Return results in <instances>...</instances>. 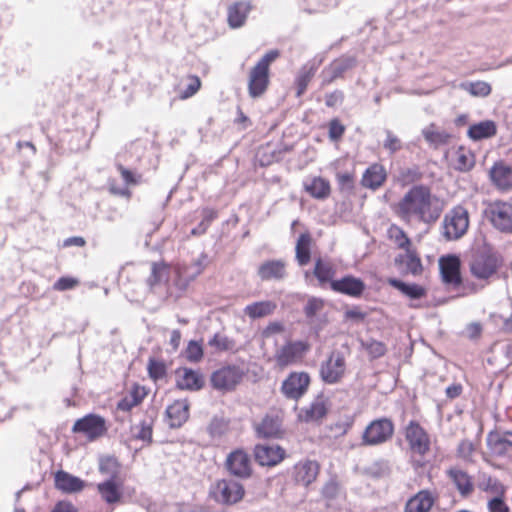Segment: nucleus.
<instances>
[{
  "label": "nucleus",
  "mask_w": 512,
  "mask_h": 512,
  "mask_svg": "<svg viewBox=\"0 0 512 512\" xmlns=\"http://www.w3.org/2000/svg\"><path fill=\"white\" fill-rule=\"evenodd\" d=\"M392 211L407 225L413 222L430 225L440 218L442 207L429 186L416 184L392 205Z\"/></svg>",
  "instance_id": "f257e3e1"
},
{
  "label": "nucleus",
  "mask_w": 512,
  "mask_h": 512,
  "mask_svg": "<svg viewBox=\"0 0 512 512\" xmlns=\"http://www.w3.org/2000/svg\"><path fill=\"white\" fill-rule=\"evenodd\" d=\"M278 49L266 52L248 72L247 89L251 98L263 96L270 85V66L280 57Z\"/></svg>",
  "instance_id": "f03ea898"
},
{
  "label": "nucleus",
  "mask_w": 512,
  "mask_h": 512,
  "mask_svg": "<svg viewBox=\"0 0 512 512\" xmlns=\"http://www.w3.org/2000/svg\"><path fill=\"white\" fill-rule=\"evenodd\" d=\"M310 344L305 340H288L275 350L273 366L278 371H283L291 366L302 364Z\"/></svg>",
  "instance_id": "7ed1b4c3"
},
{
  "label": "nucleus",
  "mask_w": 512,
  "mask_h": 512,
  "mask_svg": "<svg viewBox=\"0 0 512 512\" xmlns=\"http://www.w3.org/2000/svg\"><path fill=\"white\" fill-rule=\"evenodd\" d=\"M404 435L411 457L418 467H423L424 458L431 450L430 435L419 422L414 420L405 427Z\"/></svg>",
  "instance_id": "20e7f679"
},
{
  "label": "nucleus",
  "mask_w": 512,
  "mask_h": 512,
  "mask_svg": "<svg viewBox=\"0 0 512 512\" xmlns=\"http://www.w3.org/2000/svg\"><path fill=\"white\" fill-rule=\"evenodd\" d=\"M246 495L245 486L233 478L216 480L209 489V497L222 506H234Z\"/></svg>",
  "instance_id": "39448f33"
},
{
  "label": "nucleus",
  "mask_w": 512,
  "mask_h": 512,
  "mask_svg": "<svg viewBox=\"0 0 512 512\" xmlns=\"http://www.w3.org/2000/svg\"><path fill=\"white\" fill-rule=\"evenodd\" d=\"M395 431L393 421L387 417L372 420L364 429L361 444L364 446H377L389 441Z\"/></svg>",
  "instance_id": "423d86ee"
},
{
  "label": "nucleus",
  "mask_w": 512,
  "mask_h": 512,
  "mask_svg": "<svg viewBox=\"0 0 512 512\" xmlns=\"http://www.w3.org/2000/svg\"><path fill=\"white\" fill-rule=\"evenodd\" d=\"M501 266L500 257L490 251L477 252L473 255L469 269L473 277L478 280L489 282Z\"/></svg>",
  "instance_id": "0eeeda50"
},
{
  "label": "nucleus",
  "mask_w": 512,
  "mask_h": 512,
  "mask_svg": "<svg viewBox=\"0 0 512 512\" xmlns=\"http://www.w3.org/2000/svg\"><path fill=\"white\" fill-rule=\"evenodd\" d=\"M347 372L346 358L343 352L333 350L321 363L319 376L321 380L329 385L340 383Z\"/></svg>",
  "instance_id": "6e6552de"
},
{
  "label": "nucleus",
  "mask_w": 512,
  "mask_h": 512,
  "mask_svg": "<svg viewBox=\"0 0 512 512\" xmlns=\"http://www.w3.org/2000/svg\"><path fill=\"white\" fill-rule=\"evenodd\" d=\"M207 263V255L201 254L190 263L176 264L173 268L175 274L173 285L181 291L186 290L190 283L204 272Z\"/></svg>",
  "instance_id": "1a4fd4ad"
},
{
  "label": "nucleus",
  "mask_w": 512,
  "mask_h": 512,
  "mask_svg": "<svg viewBox=\"0 0 512 512\" xmlns=\"http://www.w3.org/2000/svg\"><path fill=\"white\" fill-rule=\"evenodd\" d=\"M469 227V213L463 206H456L444 217L443 235L448 240L461 238Z\"/></svg>",
  "instance_id": "9d476101"
},
{
  "label": "nucleus",
  "mask_w": 512,
  "mask_h": 512,
  "mask_svg": "<svg viewBox=\"0 0 512 512\" xmlns=\"http://www.w3.org/2000/svg\"><path fill=\"white\" fill-rule=\"evenodd\" d=\"M106 419L101 415L90 413L77 419L73 426L74 434H81L89 441H95L107 434Z\"/></svg>",
  "instance_id": "9b49d317"
},
{
  "label": "nucleus",
  "mask_w": 512,
  "mask_h": 512,
  "mask_svg": "<svg viewBox=\"0 0 512 512\" xmlns=\"http://www.w3.org/2000/svg\"><path fill=\"white\" fill-rule=\"evenodd\" d=\"M243 371L235 365H227L214 371L210 377L214 389L221 392L233 391L242 381Z\"/></svg>",
  "instance_id": "f8f14e48"
},
{
  "label": "nucleus",
  "mask_w": 512,
  "mask_h": 512,
  "mask_svg": "<svg viewBox=\"0 0 512 512\" xmlns=\"http://www.w3.org/2000/svg\"><path fill=\"white\" fill-rule=\"evenodd\" d=\"M225 468L232 476L239 479H248L253 473L250 455L242 448H237L227 455Z\"/></svg>",
  "instance_id": "ddd939ff"
},
{
  "label": "nucleus",
  "mask_w": 512,
  "mask_h": 512,
  "mask_svg": "<svg viewBox=\"0 0 512 512\" xmlns=\"http://www.w3.org/2000/svg\"><path fill=\"white\" fill-rule=\"evenodd\" d=\"M439 271L442 283L450 289L461 286V261L456 255H446L439 259Z\"/></svg>",
  "instance_id": "4468645a"
},
{
  "label": "nucleus",
  "mask_w": 512,
  "mask_h": 512,
  "mask_svg": "<svg viewBox=\"0 0 512 512\" xmlns=\"http://www.w3.org/2000/svg\"><path fill=\"white\" fill-rule=\"evenodd\" d=\"M487 213L496 229L504 233H512V203L496 200L489 204Z\"/></svg>",
  "instance_id": "2eb2a0df"
},
{
  "label": "nucleus",
  "mask_w": 512,
  "mask_h": 512,
  "mask_svg": "<svg viewBox=\"0 0 512 512\" xmlns=\"http://www.w3.org/2000/svg\"><path fill=\"white\" fill-rule=\"evenodd\" d=\"M311 378L307 372H291L281 385L282 394L292 400H299L310 386Z\"/></svg>",
  "instance_id": "dca6fc26"
},
{
  "label": "nucleus",
  "mask_w": 512,
  "mask_h": 512,
  "mask_svg": "<svg viewBox=\"0 0 512 512\" xmlns=\"http://www.w3.org/2000/svg\"><path fill=\"white\" fill-rule=\"evenodd\" d=\"M321 470V465L316 460L304 459L297 462L293 467V480L296 485L309 487L314 483Z\"/></svg>",
  "instance_id": "f3484780"
},
{
  "label": "nucleus",
  "mask_w": 512,
  "mask_h": 512,
  "mask_svg": "<svg viewBox=\"0 0 512 512\" xmlns=\"http://www.w3.org/2000/svg\"><path fill=\"white\" fill-rule=\"evenodd\" d=\"M331 290L351 298H361L366 290V284L361 278L346 274L331 282Z\"/></svg>",
  "instance_id": "a211bd4d"
},
{
  "label": "nucleus",
  "mask_w": 512,
  "mask_h": 512,
  "mask_svg": "<svg viewBox=\"0 0 512 512\" xmlns=\"http://www.w3.org/2000/svg\"><path fill=\"white\" fill-rule=\"evenodd\" d=\"M259 438L279 439L284 436L283 419L279 414H267L254 426Z\"/></svg>",
  "instance_id": "6ab92c4d"
},
{
  "label": "nucleus",
  "mask_w": 512,
  "mask_h": 512,
  "mask_svg": "<svg viewBox=\"0 0 512 512\" xmlns=\"http://www.w3.org/2000/svg\"><path fill=\"white\" fill-rule=\"evenodd\" d=\"M253 454L255 461L260 466L273 467L281 463L285 457V450L279 445H263L258 444L254 447Z\"/></svg>",
  "instance_id": "aec40b11"
},
{
  "label": "nucleus",
  "mask_w": 512,
  "mask_h": 512,
  "mask_svg": "<svg viewBox=\"0 0 512 512\" xmlns=\"http://www.w3.org/2000/svg\"><path fill=\"white\" fill-rule=\"evenodd\" d=\"M355 65L354 58H340L331 62L321 73V86L325 87L339 78H343L344 74Z\"/></svg>",
  "instance_id": "412c9836"
},
{
  "label": "nucleus",
  "mask_w": 512,
  "mask_h": 512,
  "mask_svg": "<svg viewBox=\"0 0 512 512\" xmlns=\"http://www.w3.org/2000/svg\"><path fill=\"white\" fill-rule=\"evenodd\" d=\"M388 173L380 163L370 164L362 174L360 184L363 188L376 191L387 181Z\"/></svg>",
  "instance_id": "4be33fe9"
},
{
  "label": "nucleus",
  "mask_w": 512,
  "mask_h": 512,
  "mask_svg": "<svg viewBox=\"0 0 512 512\" xmlns=\"http://www.w3.org/2000/svg\"><path fill=\"white\" fill-rule=\"evenodd\" d=\"M116 168L127 186L137 185L140 183V174L132 172L121 163L116 164ZM108 190L112 195L124 197L126 199H130L132 196V192L128 187L118 186L115 180L109 182Z\"/></svg>",
  "instance_id": "5701e85b"
},
{
  "label": "nucleus",
  "mask_w": 512,
  "mask_h": 512,
  "mask_svg": "<svg viewBox=\"0 0 512 512\" xmlns=\"http://www.w3.org/2000/svg\"><path fill=\"white\" fill-rule=\"evenodd\" d=\"M257 274L262 281H281L287 276V263L281 259L264 261Z\"/></svg>",
  "instance_id": "b1692460"
},
{
  "label": "nucleus",
  "mask_w": 512,
  "mask_h": 512,
  "mask_svg": "<svg viewBox=\"0 0 512 512\" xmlns=\"http://www.w3.org/2000/svg\"><path fill=\"white\" fill-rule=\"evenodd\" d=\"M203 386L204 378L200 372L187 367L176 370V387L178 389L197 391Z\"/></svg>",
  "instance_id": "393cba45"
},
{
  "label": "nucleus",
  "mask_w": 512,
  "mask_h": 512,
  "mask_svg": "<svg viewBox=\"0 0 512 512\" xmlns=\"http://www.w3.org/2000/svg\"><path fill=\"white\" fill-rule=\"evenodd\" d=\"M147 395L148 390L145 386L133 383L125 395L118 401L117 409L122 412H130L134 407L140 405Z\"/></svg>",
  "instance_id": "a878e982"
},
{
  "label": "nucleus",
  "mask_w": 512,
  "mask_h": 512,
  "mask_svg": "<svg viewBox=\"0 0 512 512\" xmlns=\"http://www.w3.org/2000/svg\"><path fill=\"white\" fill-rule=\"evenodd\" d=\"M490 451L497 456H504L512 450V431H491L487 436Z\"/></svg>",
  "instance_id": "bb28decb"
},
{
  "label": "nucleus",
  "mask_w": 512,
  "mask_h": 512,
  "mask_svg": "<svg viewBox=\"0 0 512 512\" xmlns=\"http://www.w3.org/2000/svg\"><path fill=\"white\" fill-rule=\"evenodd\" d=\"M190 405L186 399L175 400L166 408L168 424L171 428L181 427L189 419Z\"/></svg>",
  "instance_id": "cd10ccee"
},
{
  "label": "nucleus",
  "mask_w": 512,
  "mask_h": 512,
  "mask_svg": "<svg viewBox=\"0 0 512 512\" xmlns=\"http://www.w3.org/2000/svg\"><path fill=\"white\" fill-rule=\"evenodd\" d=\"M446 473L462 497L466 498L473 493L474 481L472 476H470L466 471L458 467H451Z\"/></svg>",
  "instance_id": "c85d7f7f"
},
{
  "label": "nucleus",
  "mask_w": 512,
  "mask_h": 512,
  "mask_svg": "<svg viewBox=\"0 0 512 512\" xmlns=\"http://www.w3.org/2000/svg\"><path fill=\"white\" fill-rule=\"evenodd\" d=\"M492 183L500 190L512 188V168L503 161L495 162L489 172Z\"/></svg>",
  "instance_id": "c756f323"
},
{
  "label": "nucleus",
  "mask_w": 512,
  "mask_h": 512,
  "mask_svg": "<svg viewBox=\"0 0 512 512\" xmlns=\"http://www.w3.org/2000/svg\"><path fill=\"white\" fill-rule=\"evenodd\" d=\"M313 275L318 280L320 287L328 286L331 289V282L336 281V268L331 261L318 258L314 264Z\"/></svg>",
  "instance_id": "7c9ffc66"
},
{
  "label": "nucleus",
  "mask_w": 512,
  "mask_h": 512,
  "mask_svg": "<svg viewBox=\"0 0 512 512\" xmlns=\"http://www.w3.org/2000/svg\"><path fill=\"white\" fill-rule=\"evenodd\" d=\"M434 503L435 498L432 493L421 490L406 502L404 512H429Z\"/></svg>",
  "instance_id": "2f4dec72"
},
{
  "label": "nucleus",
  "mask_w": 512,
  "mask_h": 512,
  "mask_svg": "<svg viewBox=\"0 0 512 512\" xmlns=\"http://www.w3.org/2000/svg\"><path fill=\"white\" fill-rule=\"evenodd\" d=\"M250 10L251 6L248 2L237 1L231 4L227 9L228 25L233 29L242 27Z\"/></svg>",
  "instance_id": "473e14b6"
},
{
  "label": "nucleus",
  "mask_w": 512,
  "mask_h": 512,
  "mask_svg": "<svg viewBox=\"0 0 512 512\" xmlns=\"http://www.w3.org/2000/svg\"><path fill=\"white\" fill-rule=\"evenodd\" d=\"M304 190L311 197L324 200L331 195V184L323 177L314 176L304 183Z\"/></svg>",
  "instance_id": "72a5a7b5"
},
{
  "label": "nucleus",
  "mask_w": 512,
  "mask_h": 512,
  "mask_svg": "<svg viewBox=\"0 0 512 512\" xmlns=\"http://www.w3.org/2000/svg\"><path fill=\"white\" fill-rule=\"evenodd\" d=\"M396 265H405L406 272L413 276H419L423 273V264L420 256L414 248L405 251V254H399L395 258Z\"/></svg>",
  "instance_id": "f704fd0d"
},
{
  "label": "nucleus",
  "mask_w": 512,
  "mask_h": 512,
  "mask_svg": "<svg viewBox=\"0 0 512 512\" xmlns=\"http://www.w3.org/2000/svg\"><path fill=\"white\" fill-rule=\"evenodd\" d=\"M317 69L314 63H306L299 69L294 80L297 98H300L306 92L308 85L316 75Z\"/></svg>",
  "instance_id": "c9c22d12"
},
{
  "label": "nucleus",
  "mask_w": 512,
  "mask_h": 512,
  "mask_svg": "<svg viewBox=\"0 0 512 512\" xmlns=\"http://www.w3.org/2000/svg\"><path fill=\"white\" fill-rule=\"evenodd\" d=\"M55 487L65 493L80 492L84 488V481L65 471L55 474Z\"/></svg>",
  "instance_id": "e433bc0d"
},
{
  "label": "nucleus",
  "mask_w": 512,
  "mask_h": 512,
  "mask_svg": "<svg viewBox=\"0 0 512 512\" xmlns=\"http://www.w3.org/2000/svg\"><path fill=\"white\" fill-rule=\"evenodd\" d=\"M171 266L165 261L153 262L151 264V273L147 279L148 285L153 288L160 284H169Z\"/></svg>",
  "instance_id": "4c0bfd02"
},
{
  "label": "nucleus",
  "mask_w": 512,
  "mask_h": 512,
  "mask_svg": "<svg viewBox=\"0 0 512 512\" xmlns=\"http://www.w3.org/2000/svg\"><path fill=\"white\" fill-rule=\"evenodd\" d=\"M154 422L155 417L153 415H146L138 424L132 426L133 438L146 444H151Z\"/></svg>",
  "instance_id": "58836bf2"
},
{
  "label": "nucleus",
  "mask_w": 512,
  "mask_h": 512,
  "mask_svg": "<svg viewBox=\"0 0 512 512\" xmlns=\"http://www.w3.org/2000/svg\"><path fill=\"white\" fill-rule=\"evenodd\" d=\"M387 282L410 299H421L427 295L426 288L416 283L407 284L396 278H389Z\"/></svg>",
  "instance_id": "ea45409f"
},
{
  "label": "nucleus",
  "mask_w": 512,
  "mask_h": 512,
  "mask_svg": "<svg viewBox=\"0 0 512 512\" xmlns=\"http://www.w3.org/2000/svg\"><path fill=\"white\" fill-rule=\"evenodd\" d=\"M422 135L427 143L435 148L446 145L451 140V134L445 130H440L435 123H431L422 130Z\"/></svg>",
  "instance_id": "a19ab883"
},
{
  "label": "nucleus",
  "mask_w": 512,
  "mask_h": 512,
  "mask_svg": "<svg viewBox=\"0 0 512 512\" xmlns=\"http://www.w3.org/2000/svg\"><path fill=\"white\" fill-rule=\"evenodd\" d=\"M277 304L271 300L257 301L247 305L244 308V313L250 319H258L269 316L274 313Z\"/></svg>",
  "instance_id": "79ce46f5"
},
{
  "label": "nucleus",
  "mask_w": 512,
  "mask_h": 512,
  "mask_svg": "<svg viewBox=\"0 0 512 512\" xmlns=\"http://www.w3.org/2000/svg\"><path fill=\"white\" fill-rule=\"evenodd\" d=\"M467 134L469 138L476 141L491 138L497 134V126L492 120L481 121L471 125Z\"/></svg>",
  "instance_id": "37998d69"
},
{
  "label": "nucleus",
  "mask_w": 512,
  "mask_h": 512,
  "mask_svg": "<svg viewBox=\"0 0 512 512\" xmlns=\"http://www.w3.org/2000/svg\"><path fill=\"white\" fill-rule=\"evenodd\" d=\"M453 165L458 171L471 170L475 165L474 153L469 148L459 146L454 152Z\"/></svg>",
  "instance_id": "c03bdc74"
},
{
  "label": "nucleus",
  "mask_w": 512,
  "mask_h": 512,
  "mask_svg": "<svg viewBox=\"0 0 512 512\" xmlns=\"http://www.w3.org/2000/svg\"><path fill=\"white\" fill-rule=\"evenodd\" d=\"M97 490L101 495V498L107 504H115L121 500L122 491L120 486L115 480L110 479L97 485Z\"/></svg>",
  "instance_id": "a18cd8bd"
},
{
  "label": "nucleus",
  "mask_w": 512,
  "mask_h": 512,
  "mask_svg": "<svg viewBox=\"0 0 512 512\" xmlns=\"http://www.w3.org/2000/svg\"><path fill=\"white\" fill-rule=\"evenodd\" d=\"M327 413L326 405L323 401H315L309 407L302 409L299 413V419L303 422H317Z\"/></svg>",
  "instance_id": "49530a36"
},
{
  "label": "nucleus",
  "mask_w": 512,
  "mask_h": 512,
  "mask_svg": "<svg viewBox=\"0 0 512 512\" xmlns=\"http://www.w3.org/2000/svg\"><path fill=\"white\" fill-rule=\"evenodd\" d=\"M312 238L310 233H302L296 243V259L301 266H305L310 262L311 259V247Z\"/></svg>",
  "instance_id": "de8ad7c7"
},
{
  "label": "nucleus",
  "mask_w": 512,
  "mask_h": 512,
  "mask_svg": "<svg viewBox=\"0 0 512 512\" xmlns=\"http://www.w3.org/2000/svg\"><path fill=\"white\" fill-rule=\"evenodd\" d=\"M388 238L392 240L399 249L407 251L412 248V242L404 229L396 224H392L387 231Z\"/></svg>",
  "instance_id": "09e8293b"
},
{
  "label": "nucleus",
  "mask_w": 512,
  "mask_h": 512,
  "mask_svg": "<svg viewBox=\"0 0 512 512\" xmlns=\"http://www.w3.org/2000/svg\"><path fill=\"white\" fill-rule=\"evenodd\" d=\"M461 88L466 90L470 95L474 97H487L491 94L492 91L491 85L488 82L481 80L462 83Z\"/></svg>",
  "instance_id": "8fccbe9b"
},
{
  "label": "nucleus",
  "mask_w": 512,
  "mask_h": 512,
  "mask_svg": "<svg viewBox=\"0 0 512 512\" xmlns=\"http://www.w3.org/2000/svg\"><path fill=\"white\" fill-rule=\"evenodd\" d=\"M147 371L149 377L154 381L157 382L159 380H162L167 375V367L165 363L161 360L150 358L147 365Z\"/></svg>",
  "instance_id": "3c124183"
},
{
  "label": "nucleus",
  "mask_w": 512,
  "mask_h": 512,
  "mask_svg": "<svg viewBox=\"0 0 512 512\" xmlns=\"http://www.w3.org/2000/svg\"><path fill=\"white\" fill-rule=\"evenodd\" d=\"M188 85L185 89L179 90L178 98L180 100H186L193 97L201 88L202 82L197 75H188L186 77Z\"/></svg>",
  "instance_id": "603ef678"
},
{
  "label": "nucleus",
  "mask_w": 512,
  "mask_h": 512,
  "mask_svg": "<svg viewBox=\"0 0 512 512\" xmlns=\"http://www.w3.org/2000/svg\"><path fill=\"white\" fill-rule=\"evenodd\" d=\"M362 347L371 359L383 357L387 352L386 344L374 339L363 342Z\"/></svg>",
  "instance_id": "864d4df0"
},
{
  "label": "nucleus",
  "mask_w": 512,
  "mask_h": 512,
  "mask_svg": "<svg viewBox=\"0 0 512 512\" xmlns=\"http://www.w3.org/2000/svg\"><path fill=\"white\" fill-rule=\"evenodd\" d=\"M208 344L218 352L230 351L235 348V341L220 333L214 334Z\"/></svg>",
  "instance_id": "5fc2aeb1"
},
{
  "label": "nucleus",
  "mask_w": 512,
  "mask_h": 512,
  "mask_svg": "<svg viewBox=\"0 0 512 512\" xmlns=\"http://www.w3.org/2000/svg\"><path fill=\"white\" fill-rule=\"evenodd\" d=\"M204 356L202 345L194 340L188 342L185 349V357L189 362L197 363L202 360Z\"/></svg>",
  "instance_id": "6e6d98bb"
},
{
  "label": "nucleus",
  "mask_w": 512,
  "mask_h": 512,
  "mask_svg": "<svg viewBox=\"0 0 512 512\" xmlns=\"http://www.w3.org/2000/svg\"><path fill=\"white\" fill-rule=\"evenodd\" d=\"M346 127L340 119L333 118L328 123V137L331 141L338 142L343 137Z\"/></svg>",
  "instance_id": "4d7b16f0"
},
{
  "label": "nucleus",
  "mask_w": 512,
  "mask_h": 512,
  "mask_svg": "<svg viewBox=\"0 0 512 512\" xmlns=\"http://www.w3.org/2000/svg\"><path fill=\"white\" fill-rule=\"evenodd\" d=\"M421 176H422L421 173L417 169H414V168L402 169L398 175V182L402 186H406L408 184H411V183H414V182L420 180Z\"/></svg>",
  "instance_id": "13d9d810"
},
{
  "label": "nucleus",
  "mask_w": 512,
  "mask_h": 512,
  "mask_svg": "<svg viewBox=\"0 0 512 512\" xmlns=\"http://www.w3.org/2000/svg\"><path fill=\"white\" fill-rule=\"evenodd\" d=\"M79 285V280L70 276L60 277L54 284L53 289L55 291H66L74 289Z\"/></svg>",
  "instance_id": "bf43d9fd"
},
{
  "label": "nucleus",
  "mask_w": 512,
  "mask_h": 512,
  "mask_svg": "<svg viewBox=\"0 0 512 512\" xmlns=\"http://www.w3.org/2000/svg\"><path fill=\"white\" fill-rule=\"evenodd\" d=\"M325 305V302L321 298L311 297L308 299L307 304L304 308L305 315L307 317H313L320 312Z\"/></svg>",
  "instance_id": "052dcab7"
},
{
  "label": "nucleus",
  "mask_w": 512,
  "mask_h": 512,
  "mask_svg": "<svg viewBox=\"0 0 512 512\" xmlns=\"http://www.w3.org/2000/svg\"><path fill=\"white\" fill-rule=\"evenodd\" d=\"M202 221L200 223V227H202L201 232H206L210 224L218 217V212L213 208H203L202 209Z\"/></svg>",
  "instance_id": "680f3d73"
},
{
  "label": "nucleus",
  "mask_w": 512,
  "mask_h": 512,
  "mask_svg": "<svg viewBox=\"0 0 512 512\" xmlns=\"http://www.w3.org/2000/svg\"><path fill=\"white\" fill-rule=\"evenodd\" d=\"M383 146L390 153H395L402 148V143L396 135L388 131Z\"/></svg>",
  "instance_id": "e2e57ef3"
},
{
  "label": "nucleus",
  "mask_w": 512,
  "mask_h": 512,
  "mask_svg": "<svg viewBox=\"0 0 512 512\" xmlns=\"http://www.w3.org/2000/svg\"><path fill=\"white\" fill-rule=\"evenodd\" d=\"M344 101V93L341 90H334L325 95V105L329 108L336 107Z\"/></svg>",
  "instance_id": "0e129e2a"
},
{
  "label": "nucleus",
  "mask_w": 512,
  "mask_h": 512,
  "mask_svg": "<svg viewBox=\"0 0 512 512\" xmlns=\"http://www.w3.org/2000/svg\"><path fill=\"white\" fill-rule=\"evenodd\" d=\"M336 179L341 190H351L354 187V174L345 172L338 173L336 175Z\"/></svg>",
  "instance_id": "69168bd1"
},
{
  "label": "nucleus",
  "mask_w": 512,
  "mask_h": 512,
  "mask_svg": "<svg viewBox=\"0 0 512 512\" xmlns=\"http://www.w3.org/2000/svg\"><path fill=\"white\" fill-rule=\"evenodd\" d=\"M475 450V447L473 443L469 440H463L459 443L457 452L459 457L468 459L472 456L473 452Z\"/></svg>",
  "instance_id": "338daca9"
},
{
  "label": "nucleus",
  "mask_w": 512,
  "mask_h": 512,
  "mask_svg": "<svg viewBox=\"0 0 512 512\" xmlns=\"http://www.w3.org/2000/svg\"><path fill=\"white\" fill-rule=\"evenodd\" d=\"M489 512H509V507L501 497H494L488 502Z\"/></svg>",
  "instance_id": "774afa93"
}]
</instances>
